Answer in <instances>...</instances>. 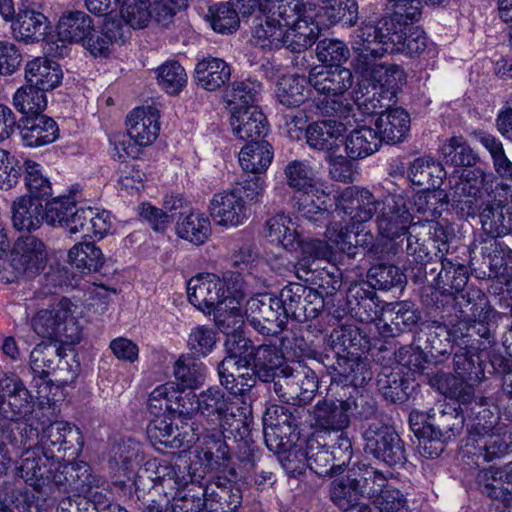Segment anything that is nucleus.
I'll return each mask as SVG.
<instances>
[{"label": "nucleus", "mask_w": 512, "mask_h": 512, "mask_svg": "<svg viewBox=\"0 0 512 512\" xmlns=\"http://www.w3.org/2000/svg\"><path fill=\"white\" fill-rule=\"evenodd\" d=\"M308 83L318 94L324 96L323 99L314 100L319 114L337 116L340 119H346L351 115L352 105L341 100L354 83L350 69L340 65L315 66L309 72Z\"/></svg>", "instance_id": "nucleus-1"}, {"label": "nucleus", "mask_w": 512, "mask_h": 512, "mask_svg": "<svg viewBox=\"0 0 512 512\" xmlns=\"http://www.w3.org/2000/svg\"><path fill=\"white\" fill-rule=\"evenodd\" d=\"M458 305L459 320L453 324V342L462 345L467 340L480 345V350L486 348L485 341L489 345L494 343L493 324L490 323L492 309L485 296L479 291L462 294Z\"/></svg>", "instance_id": "nucleus-2"}, {"label": "nucleus", "mask_w": 512, "mask_h": 512, "mask_svg": "<svg viewBox=\"0 0 512 512\" xmlns=\"http://www.w3.org/2000/svg\"><path fill=\"white\" fill-rule=\"evenodd\" d=\"M248 343L237 334L229 335L224 344L227 355L217 364L220 385L234 397H245L257 383L251 359L242 356Z\"/></svg>", "instance_id": "nucleus-3"}, {"label": "nucleus", "mask_w": 512, "mask_h": 512, "mask_svg": "<svg viewBox=\"0 0 512 512\" xmlns=\"http://www.w3.org/2000/svg\"><path fill=\"white\" fill-rule=\"evenodd\" d=\"M76 309L77 306L64 297L52 307L38 311L32 318V328L42 338L77 344L82 339V326L75 316Z\"/></svg>", "instance_id": "nucleus-4"}, {"label": "nucleus", "mask_w": 512, "mask_h": 512, "mask_svg": "<svg viewBox=\"0 0 512 512\" xmlns=\"http://www.w3.org/2000/svg\"><path fill=\"white\" fill-rule=\"evenodd\" d=\"M288 0H258L261 16L256 17L252 27L251 43L265 51L283 47L284 21L295 17V6Z\"/></svg>", "instance_id": "nucleus-5"}, {"label": "nucleus", "mask_w": 512, "mask_h": 512, "mask_svg": "<svg viewBox=\"0 0 512 512\" xmlns=\"http://www.w3.org/2000/svg\"><path fill=\"white\" fill-rule=\"evenodd\" d=\"M47 264L46 246L33 235L19 237L12 247L9 260L0 261V281L12 283L20 276L34 277Z\"/></svg>", "instance_id": "nucleus-6"}, {"label": "nucleus", "mask_w": 512, "mask_h": 512, "mask_svg": "<svg viewBox=\"0 0 512 512\" xmlns=\"http://www.w3.org/2000/svg\"><path fill=\"white\" fill-rule=\"evenodd\" d=\"M188 474L179 465L166 461L158 462L156 459L148 460L141 466L134 479L137 498L140 499L146 492L155 489L163 494L165 500H171L181 494L188 484Z\"/></svg>", "instance_id": "nucleus-7"}, {"label": "nucleus", "mask_w": 512, "mask_h": 512, "mask_svg": "<svg viewBox=\"0 0 512 512\" xmlns=\"http://www.w3.org/2000/svg\"><path fill=\"white\" fill-rule=\"evenodd\" d=\"M64 357V350L57 341L37 344L30 353V368L34 375L32 384L39 389L43 387L46 391L49 383H52L50 375H54L55 380L59 383H71L76 374L71 370Z\"/></svg>", "instance_id": "nucleus-8"}, {"label": "nucleus", "mask_w": 512, "mask_h": 512, "mask_svg": "<svg viewBox=\"0 0 512 512\" xmlns=\"http://www.w3.org/2000/svg\"><path fill=\"white\" fill-rule=\"evenodd\" d=\"M376 223L379 234L391 241L388 253L397 256L403 247L396 240L406 235L417 222L413 221L405 197L394 194L383 200Z\"/></svg>", "instance_id": "nucleus-9"}, {"label": "nucleus", "mask_w": 512, "mask_h": 512, "mask_svg": "<svg viewBox=\"0 0 512 512\" xmlns=\"http://www.w3.org/2000/svg\"><path fill=\"white\" fill-rule=\"evenodd\" d=\"M199 415L213 426L226 430L236 423L237 428L243 424L240 407L231 394L221 386H210L199 393Z\"/></svg>", "instance_id": "nucleus-10"}, {"label": "nucleus", "mask_w": 512, "mask_h": 512, "mask_svg": "<svg viewBox=\"0 0 512 512\" xmlns=\"http://www.w3.org/2000/svg\"><path fill=\"white\" fill-rule=\"evenodd\" d=\"M247 322L263 336H277L286 326V316L276 296L268 293L257 294L245 305Z\"/></svg>", "instance_id": "nucleus-11"}, {"label": "nucleus", "mask_w": 512, "mask_h": 512, "mask_svg": "<svg viewBox=\"0 0 512 512\" xmlns=\"http://www.w3.org/2000/svg\"><path fill=\"white\" fill-rule=\"evenodd\" d=\"M189 302L205 314L220 315L226 311L229 300L225 283L215 274L202 273L187 283Z\"/></svg>", "instance_id": "nucleus-12"}, {"label": "nucleus", "mask_w": 512, "mask_h": 512, "mask_svg": "<svg viewBox=\"0 0 512 512\" xmlns=\"http://www.w3.org/2000/svg\"><path fill=\"white\" fill-rule=\"evenodd\" d=\"M363 439L365 452L374 458L389 466L405 462L403 441L393 427L382 422H373L364 431Z\"/></svg>", "instance_id": "nucleus-13"}, {"label": "nucleus", "mask_w": 512, "mask_h": 512, "mask_svg": "<svg viewBox=\"0 0 512 512\" xmlns=\"http://www.w3.org/2000/svg\"><path fill=\"white\" fill-rule=\"evenodd\" d=\"M423 417L421 428L414 429L429 440L446 442L459 435L464 427L465 416L449 403H439Z\"/></svg>", "instance_id": "nucleus-14"}, {"label": "nucleus", "mask_w": 512, "mask_h": 512, "mask_svg": "<svg viewBox=\"0 0 512 512\" xmlns=\"http://www.w3.org/2000/svg\"><path fill=\"white\" fill-rule=\"evenodd\" d=\"M334 213L350 221L352 227L370 221L380 211L383 200L375 196L365 188L347 187L334 198Z\"/></svg>", "instance_id": "nucleus-15"}, {"label": "nucleus", "mask_w": 512, "mask_h": 512, "mask_svg": "<svg viewBox=\"0 0 512 512\" xmlns=\"http://www.w3.org/2000/svg\"><path fill=\"white\" fill-rule=\"evenodd\" d=\"M290 6H295L296 14L292 21H284L283 47L292 53H301L309 49L319 35L318 24L313 20L311 8L303 1L288 0Z\"/></svg>", "instance_id": "nucleus-16"}, {"label": "nucleus", "mask_w": 512, "mask_h": 512, "mask_svg": "<svg viewBox=\"0 0 512 512\" xmlns=\"http://www.w3.org/2000/svg\"><path fill=\"white\" fill-rule=\"evenodd\" d=\"M201 436L197 458L204 472L229 470V474L235 478V470L230 468L232 452L223 430L213 428L204 431Z\"/></svg>", "instance_id": "nucleus-17"}, {"label": "nucleus", "mask_w": 512, "mask_h": 512, "mask_svg": "<svg viewBox=\"0 0 512 512\" xmlns=\"http://www.w3.org/2000/svg\"><path fill=\"white\" fill-rule=\"evenodd\" d=\"M0 405L5 418L11 422L18 423L32 413L34 408L32 396L17 375L5 374L2 377Z\"/></svg>", "instance_id": "nucleus-18"}, {"label": "nucleus", "mask_w": 512, "mask_h": 512, "mask_svg": "<svg viewBox=\"0 0 512 512\" xmlns=\"http://www.w3.org/2000/svg\"><path fill=\"white\" fill-rule=\"evenodd\" d=\"M79 439L78 428L64 421H56L43 429L39 448L44 456L59 463L65 458L68 451H71L70 456L74 454V441Z\"/></svg>", "instance_id": "nucleus-19"}, {"label": "nucleus", "mask_w": 512, "mask_h": 512, "mask_svg": "<svg viewBox=\"0 0 512 512\" xmlns=\"http://www.w3.org/2000/svg\"><path fill=\"white\" fill-rule=\"evenodd\" d=\"M386 19L377 25L372 23L362 24L353 35V49L358 58L368 67L372 63L388 53Z\"/></svg>", "instance_id": "nucleus-20"}, {"label": "nucleus", "mask_w": 512, "mask_h": 512, "mask_svg": "<svg viewBox=\"0 0 512 512\" xmlns=\"http://www.w3.org/2000/svg\"><path fill=\"white\" fill-rule=\"evenodd\" d=\"M420 320V315L414 305L408 301L385 303L377 328L383 338L397 337L411 331Z\"/></svg>", "instance_id": "nucleus-21"}, {"label": "nucleus", "mask_w": 512, "mask_h": 512, "mask_svg": "<svg viewBox=\"0 0 512 512\" xmlns=\"http://www.w3.org/2000/svg\"><path fill=\"white\" fill-rule=\"evenodd\" d=\"M209 210L216 224L225 227L240 226L250 215L246 201L236 195L231 188L214 194Z\"/></svg>", "instance_id": "nucleus-22"}, {"label": "nucleus", "mask_w": 512, "mask_h": 512, "mask_svg": "<svg viewBox=\"0 0 512 512\" xmlns=\"http://www.w3.org/2000/svg\"><path fill=\"white\" fill-rule=\"evenodd\" d=\"M206 512H235L241 505L242 494L235 481L218 476L203 488Z\"/></svg>", "instance_id": "nucleus-23"}, {"label": "nucleus", "mask_w": 512, "mask_h": 512, "mask_svg": "<svg viewBox=\"0 0 512 512\" xmlns=\"http://www.w3.org/2000/svg\"><path fill=\"white\" fill-rule=\"evenodd\" d=\"M388 53L419 55L427 47V37L423 30L408 23L386 22Z\"/></svg>", "instance_id": "nucleus-24"}, {"label": "nucleus", "mask_w": 512, "mask_h": 512, "mask_svg": "<svg viewBox=\"0 0 512 512\" xmlns=\"http://www.w3.org/2000/svg\"><path fill=\"white\" fill-rule=\"evenodd\" d=\"M388 53L419 55L427 47V37L423 30L408 23L386 22Z\"/></svg>", "instance_id": "nucleus-25"}, {"label": "nucleus", "mask_w": 512, "mask_h": 512, "mask_svg": "<svg viewBox=\"0 0 512 512\" xmlns=\"http://www.w3.org/2000/svg\"><path fill=\"white\" fill-rule=\"evenodd\" d=\"M346 298L351 315L359 322L379 321L382 306L371 284L365 281L351 284Z\"/></svg>", "instance_id": "nucleus-26"}, {"label": "nucleus", "mask_w": 512, "mask_h": 512, "mask_svg": "<svg viewBox=\"0 0 512 512\" xmlns=\"http://www.w3.org/2000/svg\"><path fill=\"white\" fill-rule=\"evenodd\" d=\"M55 463L51 458L44 456L39 447L26 449L22 452L20 465L16 468L17 475L36 491H41L51 482L52 467Z\"/></svg>", "instance_id": "nucleus-27"}, {"label": "nucleus", "mask_w": 512, "mask_h": 512, "mask_svg": "<svg viewBox=\"0 0 512 512\" xmlns=\"http://www.w3.org/2000/svg\"><path fill=\"white\" fill-rule=\"evenodd\" d=\"M330 347L337 359L342 356L358 357L370 349V339L355 325H341L330 334Z\"/></svg>", "instance_id": "nucleus-28"}, {"label": "nucleus", "mask_w": 512, "mask_h": 512, "mask_svg": "<svg viewBox=\"0 0 512 512\" xmlns=\"http://www.w3.org/2000/svg\"><path fill=\"white\" fill-rule=\"evenodd\" d=\"M311 424L316 431L343 432L349 426L348 414L345 412L343 403H339L332 396H326L318 401L311 413Z\"/></svg>", "instance_id": "nucleus-29"}, {"label": "nucleus", "mask_w": 512, "mask_h": 512, "mask_svg": "<svg viewBox=\"0 0 512 512\" xmlns=\"http://www.w3.org/2000/svg\"><path fill=\"white\" fill-rule=\"evenodd\" d=\"M509 463L503 467L490 466L478 472L480 491L488 497L505 503L512 501V473Z\"/></svg>", "instance_id": "nucleus-30"}, {"label": "nucleus", "mask_w": 512, "mask_h": 512, "mask_svg": "<svg viewBox=\"0 0 512 512\" xmlns=\"http://www.w3.org/2000/svg\"><path fill=\"white\" fill-rule=\"evenodd\" d=\"M328 396L343 403L348 419L351 417L368 419L376 412V401L368 394H363L355 387L343 388L337 383H330Z\"/></svg>", "instance_id": "nucleus-31"}, {"label": "nucleus", "mask_w": 512, "mask_h": 512, "mask_svg": "<svg viewBox=\"0 0 512 512\" xmlns=\"http://www.w3.org/2000/svg\"><path fill=\"white\" fill-rule=\"evenodd\" d=\"M128 133L140 145L149 146L160 131L159 112L155 107H138L127 116Z\"/></svg>", "instance_id": "nucleus-32"}, {"label": "nucleus", "mask_w": 512, "mask_h": 512, "mask_svg": "<svg viewBox=\"0 0 512 512\" xmlns=\"http://www.w3.org/2000/svg\"><path fill=\"white\" fill-rule=\"evenodd\" d=\"M231 126L235 135L248 142L260 141L266 135L268 125L265 115L257 106L236 109L231 117Z\"/></svg>", "instance_id": "nucleus-33"}, {"label": "nucleus", "mask_w": 512, "mask_h": 512, "mask_svg": "<svg viewBox=\"0 0 512 512\" xmlns=\"http://www.w3.org/2000/svg\"><path fill=\"white\" fill-rule=\"evenodd\" d=\"M292 206L309 221L317 222L328 215V209L332 206L330 193L323 184H318L311 191L293 194Z\"/></svg>", "instance_id": "nucleus-34"}, {"label": "nucleus", "mask_w": 512, "mask_h": 512, "mask_svg": "<svg viewBox=\"0 0 512 512\" xmlns=\"http://www.w3.org/2000/svg\"><path fill=\"white\" fill-rule=\"evenodd\" d=\"M410 129V116L402 108L388 109L375 121V131L381 142L396 144L402 142Z\"/></svg>", "instance_id": "nucleus-35"}, {"label": "nucleus", "mask_w": 512, "mask_h": 512, "mask_svg": "<svg viewBox=\"0 0 512 512\" xmlns=\"http://www.w3.org/2000/svg\"><path fill=\"white\" fill-rule=\"evenodd\" d=\"M231 66L223 59L207 57L199 61L194 69L196 84L206 91H216L229 82Z\"/></svg>", "instance_id": "nucleus-36"}, {"label": "nucleus", "mask_w": 512, "mask_h": 512, "mask_svg": "<svg viewBox=\"0 0 512 512\" xmlns=\"http://www.w3.org/2000/svg\"><path fill=\"white\" fill-rule=\"evenodd\" d=\"M63 72L60 65L50 59L37 57L26 64L25 79L27 83L43 92L55 89L62 81Z\"/></svg>", "instance_id": "nucleus-37"}, {"label": "nucleus", "mask_w": 512, "mask_h": 512, "mask_svg": "<svg viewBox=\"0 0 512 512\" xmlns=\"http://www.w3.org/2000/svg\"><path fill=\"white\" fill-rule=\"evenodd\" d=\"M49 28L47 17L34 9H19L12 23L13 35L17 40L33 43L44 38Z\"/></svg>", "instance_id": "nucleus-38"}, {"label": "nucleus", "mask_w": 512, "mask_h": 512, "mask_svg": "<svg viewBox=\"0 0 512 512\" xmlns=\"http://www.w3.org/2000/svg\"><path fill=\"white\" fill-rule=\"evenodd\" d=\"M464 341L462 345H457L459 349L454 353L455 373L461 381L479 382L484 377L480 345Z\"/></svg>", "instance_id": "nucleus-39"}, {"label": "nucleus", "mask_w": 512, "mask_h": 512, "mask_svg": "<svg viewBox=\"0 0 512 512\" xmlns=\"http://www.w3.org/2000/svg\"><path fill=\"white\" fill-rule=\"evenodd\" d=\"M44 221V206L41 200L23 195L12 204V223L19 231H35Z\"/></svg>", "instance_id": "nucleus-40"}, {"label": "nucleus", "mask_w": 512, "mask_h": 512, "mask_svg": "<svg viewBox=\"0 0 512 512\" xmlns=\"http://www.w3.org/2000/svg\"><path fill=\"white\" fill-rule=\"evenodd\" d=\"M57 123L43 114L27 117L21 137L28 147H40L54 142L58 138Z\"/></svg>", "instance_id": "nucleus-41"}, {"label": "nucleus", "mask_w": 512, "mask_h": 512, "mask_svg": "<svg viewBox=\"0 0 512 512\" xmlns=\"http://www.w3.org/2000/svg\"><path fill=\"white\" fill-rule=\"evenodd\" d=\"M350 470L361 498H368L374 502L387 487H390L387 476L371 465L357 464Z\"/></svg>", "instance_id": "nucleus-42"}, {"label": "nucleus", "mask_w": 512, "mask_h": 512, "mask_svg": "<svg viewBox=\"0 0 512 512\" xmlns=\"http://www.w3.org/2000/svg\"><path fill=\"white\" fill-rule=\"evenodd\" d=\"M93 31L92 19L83 11L64 13L57 25V34L61 42H84Z\"/></svg>", "instance_id": "nucleus-43"}, {"label": "nucleus", "mask_w": 512, "mask_h": 512, "mask_svg": "<svg viewBox=\"0 0 512 512\" xmlns=\"http://www.w3.org/2000/svg\"><path fill=\"white\" fill-rule=\"evenodd\" d=\"M445 174L441 163L430 156L416 158L411 163L408 171L410 181L424 190L440 188Z\"/></svg>", "instance_id": "nucleus-44"}, {"label": "nucleus", "mask_w": 512, "mask_h": 512, "mask_svg": "<svg viewBox=\"0 0 512 512\" xmlns=\"http://www.w3.org/2000/svg\"><path fill=\"white\" fill-rule=\"evenodd\" d=\"M344 124L333 119L317 121L306 129L307 143L318 150L330 151L342 142Z\"/></svg>", "instance_id": "nucleus-45"}, {"label": "nucleus", "mask_w": 512, "mask_h": 512, "mask_svg": "<svg viewBox=\"0 0 512 512\" xmlns=\"http://www.w3.org/2000/svg\"><path fill=\"white\" fill-rule=\"evenodd\" d=\"M177 235L195 245L207 241L211 234L209 219L204 214L195 211H181L176 223Z\"/></svg>", "instance_id": "nucleus-46"}, {"label": "nucleus", "mask_w": 512, "mask_h": 512, "mask_svg": "<svg viewBox=\"0 0 512 512\" xmlns=\"http://www.w3.org/2000/svg\"><path fill=\"white\" fill-rule=\"evenodd\" d=\"M265 237L287 251H296L299 232L295 222L284 213L270 217L265 224Z\"/></svg>", "instance_id": "nucleus-47"}, {"label": "nucleus", "mask_w": 512, "mask_h": 512, "mask_svg": "<svg viewBox=\"0 0 512 512\" xmlns=\"http://www.w3.org/2000/svg\"><path fill=\"white\" fill-rule=\"evenodd\" d=\"M272 159V147L266 141L248 142L239 152V163L242 169L253 175L266 172Z\"/></svg>", "instance_id": "nucleus-48"}, {"label": "nucleus", "mask_w": 512, "mask_h": 512, "mask_svg": "<svg viewBox=\"0 0 512 512\" xmlns=\"http://www.w3.org/2000/svg\"><path fill=\"white\" fill-rule=\"evenodd\" d=\"M206 366L203 362L189 355H182L175 362L173 374L176 379L175 387L181 389H196L205 382Z\"/></svg>", "instance_id": "nucleus-49"}, {"label": "nucleus", "mask_w": 512, "mask_h": 512, "mask_svg": "<svg viewBox=\"0 0 512 512\" xmlns=\"http://www.w3.org/2000/svg\"><path fill=\"white\" fill-rule=\"evenodd\" d=\"M381 145L378 133L368 126H361L347 136L345 150L351 160L365 158L376 152Z\"/></svg>", "instance_id": "nucleus-50"}, {"label": "nucleus", "mask_w": 512, "mask_h": 512, "mask_svg": "<svg viewBox=\"0 0 512 512\" xmlns=\"http://www.w3.org/2000/svg\"><path fill=\"white\" fill-rule=\"evenodd\" d=\"M305 448L306 461L311 472L320 477L339 474L328 448L318 440L316 434L307 439Z\"/></svg>", "instance_id": "nucleus-51"}, {"label": "nucleus", "mask_w": 512, "mask_h": 512, "mask_svg": "<svg viewBox=\"0 0 512 512\" xmlns=\"http://www.w3.org/2000/svg\"><path fill=\"white\" fill-rule=\"evenodd\" d=\"M465 422L470 436H479V438L495 432L500 426L497 425L498 417L488 407L487 402L474 403V406L464 410Z\"/></svg>", "instance_id": "nucleus-52"}, {"label": "nucleus", "mask_w": 512, "mask_h": 512, "mask_svg": "<svg viewBox=\"0 0 512 512\" xmlns=\"http://www.w3.org/2000/svg\"><path fill=\"white\" fill-rule=\"evenodd\" d=\"M478 441L479 456L486 462L502 459L512 452V433L505 426H499L495 432Z\"/></svg>", "instance_id": "nucleus-53"}, {"label": "nucleus", "mask_w": 512, "mask_h": 512, "mask_svg": "<svg viewBox=\"0 0 512 512\" xmlns=\"http://www.w3.org/2000/svg\"><path fill=\"white\" fill-rule=\"evenodd\" d=\"M441 270L436 277V285L451 293H460L468 283L469 273L467 267L451 258L441 257Z\"/></svg>", "instance_id": "nucleus-54"}, {"label": "nucleus", "mask_w": 512, "mask_h": 512, "mask_svg": "<svg viewBox=\"0 0 512 512\" xmlns=\"http://www.w3.org/2000/svg\"><path fill=\"white\" fill-rule=\"evenodd\" d=\"M356 358L344 355L337 359L338 367L336 370L338 374L332 379L331 383H337L339 386H343V388L351 386L359 389L370 380L371 373L366 368V364L357 361Z\"/></svg>", "instance_id": "nucleus-55"}, {"label": "nucleus", "mask_w": 512, "mask_h": 512, "mask_svg": "<svg viewBox=\"0 0 512 512\" xmlns=\"http://www.w3.org/2000/svg\"><path fill=\"white\" fill-rule=\"evenodd\" d=\"M308 86H310L308 80L304 77L298 75L283 77L277 84L276 97L286 107H299L309 97Z\"/></svg>", "instance_id": "nucleus-56"}, {"label": "nucleus", "mask_w": 512, "mask_h": 512, "mask_svg": "<svg viewBox=\"0 0 512 512\" xmlns=\"http://www.w3.org/2000/svg\"><path fill=\"white\" fill-rule=\"evenodd\" d=\"M245 357L251 359L252 369L255 371L256 376L263 381L268 379L281 368L282 357L275 346L260 345L252 349Z\"/></svg>", "instance_id": "nucleus-57"}, {"label": "nucleus", "mask_w": 512, "mask_h": 512, "mask_svg": "<svg viewBox=\"0 0 512 512\" xmlns=\"http://www.w3.org/2000/svg\"><path fill=\"white\" fill-rule=\"evenodd\" d=\"M330 281L331 279L327 282V286L320 284L317 288L307 287L305 302L301 306V318L298 322L317 318L325 310L326 305L332 303V294L336 292V287L330 285Z\"/></svg>", "instance_id": "nucleus-58"}, {"label": "nucleus", "mask_w": 512, "mask_h": 512, "mask_svg": "<svg viewBox=\"0 0 512 512\" xmlns=\"http://www.w3.org/2000/svg\"><path fill=\"white\" fill-rule=\"evenodd\" d=\"M487 184L486 175L481 170H464L453 187L455 201L461 202L466 197L465 203L471 205L488 190Z\"/></svg>", "instance_id": "nucleus-59"}, {"label": "nucleus", "mask_w": 512, "mask_h": 512, "mask_svg": "<svg viewBox=\"0 0 512 512\" xmlns=\"http://www.w3.org/2000/svg\"><path fill=\"white\" fill-rule=\"evenodd\" d=\"M79 186H73L69 195L60 196L44 207V221L52 227H65L75 204L78 202Z\"/></svg>", "instance_id": "nucleus-60"}, {"label": "nucleus", "mask_w": 512, "mask_h": 512, "mask_svg": "<svg viewBox=\"0 0 512 512\" xmlns=\"http://www.w3.org/2000/svg\"><path fill=\"white\" fill-rule=\"evenodd\" d=\"M69 263L81 271L97 272L104 264V255L93 242L75 244L68 252Z\"/></svg>", "instance_id": "nucleus-61"}, {"label": "nucleus", "mask_w": 512, "mask_h": 512, "mask_svg": "<svg viewBox=\"0 0 512 512\" xmlns=\"http://www.w3.org/2000/svg\"><path fill=\"white\" fill-rule=\"evenodd\" d=\"M13 105L23 115L32 117L42 114L47 108L46 93L27 83L17 89L13 96Z\"/></svg>", "instance_id": "nucleus-62"}, {"label": "nucleus", "mask_w": 512, "mask_h": 512, "mask_svg": "<svg viewBox=\"0 0 512 512\" xmlns=\"http://www.w3.org/2000/svg\"><path fill=\"white\" fill-rule=\"evenodd\" d=\"M205 17L212 29L220 34L235 32L240 23L237 11L228 2L210 5Z\"/></svg>", "instance_id": "nucleus-63"}, {"label": "nucleus", "mask_w": 512, "mask_h": 512, "mask_svg": "<svg viewBox=\"0 0 512 512\" xmlns=\"http://www.w3.org/2000/svg\"><path fill=\"white\" fill-rule=\"evenodd\" d=\"M440 152L444 162L454 167H471L478 161V156L461 137H451L442 144Z\"/></svg>", "instance_id": "nucleus-64"}]
</instances>
